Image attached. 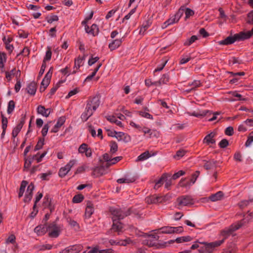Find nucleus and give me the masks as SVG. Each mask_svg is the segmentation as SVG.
<instances>
[{"label":"nucleus","instance_id":"1","mask_svg":"<svg viewBox=\"0 0 253 253\" xmlns=\"http://www.w3.org/2000/svg\"><path fill=\"white\" fill-rule=\"evenodd\" d=\"M99 105V100L97 97H94L89 100L86 105L84 112L81 115V119L84 121L92 115L93 112L96 110Z\"/></svg>","mask_w":253,"mask_h":253},{"label":"nucleus","instance_id":"2","mask_svg":"<svg viewBox=\"0 0 253 253\" xmlns=\"http://www.w3.org/2000/svg\"><path fill=\"white\" fill-rule=\"evenodd\" d=\"M171 173H164L160 178V179L156 182L154 186L155 189L160 188L165 182V188L169 189L171 187L172 185V179L170 178Z\"/></svg>","mask_w":253,"mask_h":253},{"label":"nucleus","instance_id":"3","mask_svg":"<svg viewBox=\"0 0 253 253\" xmlns=\"http://www.w3.org/2000/svg\"><path fill=\"white\" fill-rule=\"evenodd\" d=\"M242 225L243 223H242V221H239L221 230L220 235L223 237L222 240H223L224 241V240L231 235L233 232L239 229Z\"/></svg>","mask_w":253,"mask_h":253},{"label":"nucleus","instance_id":"4","mask_svg":"<svg viewBox=\"0 0 253 253\" xmlns=\"http://www.w3.org/2000/svg\"><path fill=\"white\" fill-rule=\"evenodd\" d=\"M110 211L112 215L113 221L123 219L125 217L130 214L129 211H124L121 209L116 208H111Z\"/></svg>","mask_w":253,"mask_h":253},{"label":"nucleus","instance_id":"5","mask_svg":"<svg viewBox=\"0 0 253 253\" xmlns=\"http://www.w3.org/2000/svg\"><path fill=\"white\" fill-rule=\"evenodd\" d=\"M184 10L185 8L184 6L180 7L175 15L170 17L163 24L162 28L165 29L170 25L178 22L181 17L182 16Z\"/></svg>","mask_w":253,"mask_h":253},{"label":"nucleus","instance_id":"6","mask_svg":"<svg viewBox=\"0 0 253 253\" xmlns=\"http://www.w3.org/2000/svg\"><path fill=\"white\" fill-rule=\"evenodd\" d=\"M62 230L61 226L57 225L54 223L48 225V236L51 238L57 237Z\"/></svg>","mask_w":253,"mask_h":253},{"label":"nucleus","instance_id":"7","mask_svg":"<svg viewBox=\"0 0 253 253\" xmlns=\"http://www.w3.org/2000/svg\"><path fill=\"white\" fill-rule=\"evenodd\" d=\"M50 71L51 69H50L49 71L46 74L42 82L40 88V90L41 92L44 91L50 83L52 76V72H51Z\"/></svg>","mask_w":253,"mask_h":253},{"label":"nucleus","instance_id":"8","mask_svg":"<svg viewBox=\"0 0 253 253\" xmlns=\"http://www.w3.org/2000/svg\"><path fill=\"white\" fill-rule=\"evenodd\" d=\"M169 198H163L158 195H152L146 199V202L148 204H157L166 202Z\"/></svg>","mask_w":253,"mask_h":253},{"label":"nucleus","instance_id":"9","mask_svg":"<svg viewBox=\"0 0 253 253\" xmlns=\"http://www.w3.org/2000/svg\"><path fill=\"white\" fill-rule=\"evenodd\" d=\"M253 36V28L249 31L241 32L236 34V38L238 41H244L251 38Z\"/></svg>","mask_w":253,"mask_h":253},{"label":"nucleus","instance_id":"10","mask_svg":"<svg viewBox=\"0 0 253 253\" xmlns=\"http://www.w3.org/2000/svg\"><path fill=\"white\" fill-rule=\"evenodd\" d=\"M105 163H101V166L95 168L92 172V174L95 177H99L106 173Z\"/></svg>","mask_w":253,"mask_h":253},{"label":"nucleus","instance_id":"11","mask_svg":"<svg viewBox=\"0 0 253 253\" xmlns=\"http://www.w3.org/2000/svg\"><path fill=\"white\" fill-rule=\"evenodd\" d=\"M223 243V240L216 241L211 243L206 242L205 246L207 253H211L213 249L219 246Z\"/></svg>","mask_w":253,"mask_h":253},{"label":"nucleus","instance_id":"12","mask_svg":"<svg viewBox=\"0 0 253 253\" xmlns=\"http://www.w3.org/2000/svg\"><path fill=\"white\" fill-rule=\"evenodd\" d=\"M179 206H186L193 204V200L189 196H181L177 199Z\"/></svg>","mask_w":253,"mask_h":253},{"label":"nucleus","instance_id":"13","mask_svg":"<svg viewBox=\"0 0 253 253\" xmlns=\"http://www.w3.org/2000/svg\"><path fill=\"white\" fill-rule=\"evenodd\" d=\"M216 133L215 132H211L205 137L203 139V143L208 145L215 144L216 141L214 137Z\"/></svg>","mask_w":253,"mask_h":253},{"label":"nucleus","instance_id":"14","mask_svg":"<svg viewBox=\"0 0 253 253\" xmlns=\"http://www.w3.org/2000/svg\"><path fill=\"white\" fill-rule=\"evenodd\" d=\"M136 178L134 176L126 175L124 177L118 179L117 182L119 184H129L134 182Z\"/></svg>","mask_w":253,"mask_h":253},{"label":"nucleus","instance_id":"15","mask_svg":"<svg viewBox=\"0 0 253 253\" xmlns=\"http://www.w3.org/2000/svg\"><path fill=\"white\" fill-rule=\"evenodd\" d=\"M112 230L115 232H117L118 234L124 231L125 227L122 223L119 220L113 221Z\"/></svg>","mask_w":253,"mask_h":253},{"label":"nucleus","instance_id":"16","mask_svg":"<svg viewBox=\"0 0 253 253\" xmlns=\"http://www.w3.org/2000/svg\"><path fill=\"white\" fill-rule=\"evenodd\" d=\"M86 55L84 54L83 57L79 56L77 59H75L74 70L72 74H76L80 67L83 65V61L85 59Z\"/></svg>","mask_w":253,"mask_h":253},{"label":"nucleus","instance_id":"17","mask_svg":"<svg viewBox=\"0 0 253 253\" xmlns=\"http://www.w3.org/2000/svg\"><path fill=\"white\" fill-rule=\"evenodd\" d=\"M65 120L66 118L64 116L60 117L58 119L56 124L51 129V132L54 133L58 132L60 127L64 124Z\"/></svg>","mask_w":253,"mask_h":253},{"label":"nucleus","instance_id":"18","mask_svg":"<svg viewBox=\"0 0 253 253\" xmlns=\"http://www.w3.org/2000/svg\"><path fill=\"white\" fill-rule=\"evenodd\" d=\"M34 231L38 235H44L45 233L47 232L48 225H41L38 226L35 228Z\"/></svg>","mask_w":253,"mask_h":253},{"label":"nucleus","instance_id":"19","mask_svg":"<svg viewBox=\"0 0 253 253\" xmlns=\"http://www.w3.org/2000/svg\"><path fill=\"white\" fill-rule=\"evenodd\" d=\"M51 112V110L50 109H45V107L42 105H40L37 108L38 113L45 117H48Z\"/></svg>","mask_w":253,"mask_h":253},{"label":"nucleus","instance_id":"20","mask_svg":"<svg viewBox=\"0 0 253 253\" xmlns=\"http://www.w3.org/2000/svg\"><path fill=\"white\" fill-rule=\"evenodd\" d=\"M6 78L8 81H10L11 78L14 76L18 79L20 77V72L19 70H16L15 68L13 69L10 72H6Z\"/></svg>","mask_w":253,"mask_h":253},{"label":"nucleus","instance_id":"21","mask_svg":"<svg viewBox=\"0 0 253 253\" xmlns=\"http://www.w3.org/2000/svg\"><path fill=\"white\" fill-rule=\"evenodd\" d=\"M85 29L86 33L94 36L96 35L99 31L97 26L96 24H92L90 27L85 26Z\"/></svg>","mask_w":253,"mask_h":253},{"label":"nucleus","instance_id":"22","mask_svg":"<svg viewBox=\"0 0 253 253\" xmlns=\"http://www.w3.org/2000/svg\"><path fill=\"white\" fill-rule=\"evenodd\" d=\"M238 41L236 38V34L233 36H229L225 40L221 41L219 42V44L228 45L233 43L235 41Z\"/></svg>","mask_w":253,"mask_h":253},{"label":"nucleus","instance_id":"23","mask_svg":"<svg viewBox=\"0 0 253 253\" xmlns=\"http://www.w3.org/2000/svg\"><path fill=\"white\" fill-rule=\"evenodd\" d=\"M224 193L221 191H219L216 193L214 194H212L210 197V199L213 201H217L218 200H220L223 199L224 197Z\"/></svg>","mask_w":253,"mask_h":253},{"label":"nucleus","instance_id":"24","mask_svg":"<svg viewBox=\"0 0 253 253\" xmlns=\"http://www.w3.org/2000/svg\"><path fill=\"white\" fill-rule=\"evenodd\" d=\"M157 231L158 234H172L173 233V227L165 226Z\"/></svg>","mask_w":253,"mask_h":253},{"label":"nucleus","instance_id":"25","mask_svg":"<svg viewBox=\"0 0 253 253\" xmlns=\"http://www.w3.org/2000/svg\"><path fill=\"white\" fill-rule=\"evenodd\" d=\"M159 238L158 236H153L149 235L148 236L147 238L144 241V243L149 247H153L155 246L154 243H153V241L154 239L155 240H157Z\"/></svg>","mask_w":253,"mask_h":253},{"label":"nucleus","instance_id":"26","mask_svg":"<svg viewBox=\"0 0 253 253\" xmlns=\"http://www.w3.org/2000/svg\"><path fill=\"white\" fill-rule=\"evenodd\" d=\"M122 40L120 39H117L113 41L109 44V48L111 51H113L117 48H118L122 43Z\"/></svg>","mask_w":253,"mask_h":253},{"label":"nucleus","instance_id":"27","mask_svg":"<svg viewBox=\"0 0 253 253\" xmlns=\"http://www.w3.org/2000/svg\"><path fill=\"white\" fill-rule=\"evenodd\" d=\"M191 185V182L186 178H182L178 183V188H189Z\"/></svg>","mask_w":253,"mask_h":253},{"label":"nucleus","instance_id":"28","mask_svg":"<svg viewBox=\"0 0 253 253\" xmlns=\"http://www.w3.org/2000/svg\"><path fill=\"white\" fill-rule=\"evenodd\" d=\"M27 92L31 95H34L37 90V84L35 82L31 83L27 88Z\"/></svg>","mask_w":253,"mask_h":253},{"label":"nucleus","instance_id":"29","mask_svg":"<svg viewBox=\"0 0 253 253\" xmlns=\"http://www.w3.org/2000/svg\"><path fill=\"white\" fill-rule=\"evenodd\" d=\"M94 212V208L91 203H88L85 209V216L86 218H89Z\"/></svg>","mask_w":253,"mask_h":253},{"label":"nucleus","instance_id":"30","mask_svg":"<svg viewBox=\"0 0 253 253\" xmlns=\"http://www.w3.org/2000/svg\"><path fill=\"white\" fill-rule=\"evenodd\" d=\"M71 253H78L83 249V246L81 245H76L67 248Z\"/></svg>","mask_w":253,"mask_h":253},{"label":"nucleus","instance_id":"31","mask_svg":"<svg viewBox=\"0 0 253 253\" xmlns=\"http://www.w3.org/2000/svg\"><path fill=\"white\" fill-rule=\"evenodd\" d=\"M151 157V155L148 151H146L144 152V153H142L141 155H140L137 158L136 161V162H139V161H144L149 157Z\"/></svg>","mask_w":253,"mask_h":253},{"label":"nucleus","instance_id":"32","mask_svg":"<svg viewBox=\"0 0 253 253\" xmlns=\"http://www.w3.org/2000/svg\"><path fill=\"white\" fill-rule=\"evenodd\" d=\"M188 85L191 86V88L188 90H186V91L187 92H189L192 90H194L197 87L200 86L201 85V83L200 81L195 80L191 84L189 83Z\"/></svg>","mask_w":253,"mask_h":253},{"label":"nucleus","instance_id":"33","mask_svg":"<svg viewBox=\"0 0 253 253\" xmlns=\"http://www.w3.org/2000/svg\"><path fill=\"white\" fill-rule=\"evenodd\" d=\"M169 76L168 74H164L158 81V85L162 84H167L169 81Z\"/></svg>","mask_w":253,"mask_h":253},{"label":"nucleus","instance_id":"34","mask_svg":"<svg viewBox=\"0 0 253 253\" xmlns=\"http://www.w3.org/2000/svg\"><path fill=\"white\" fill-rule=\"evenodd\" d=\"M192 240V238H191L189 236H183L177 238L175 239V242L177 243H181L183 242H189Z\"/></svg>","mask_w":253,"mask_h":253},{"label":"nucleus","instance_id":"35","mask_svg":"<svg viewBox=\"0 0 253 253\" xmlns=\"http://www.w3.org/2000/svg\"><path fill=\"white\" fill-rule=\"evenodd\" d=\"M107 119L111 123L116 124L117 126L122 127V123L121 121L118 120L114 116H109L107 117Z\"/></svg>","mask_w":253,"mask_h":253},{"label":"nucleus","instance_id":"36","mask_svg":"<svg viewBox=\"0 0 253 253\" xmlns=\"http://www.w3.org/2000/svg\"><path fill=\"white\" fill-rule=\"evenodd\" d=\"M122 157H116L114 158L111 159L110 162L105 163V166L107 168H109L110 166L115 164L118 162L120 161L122 159Z\"/></svg>","mask_w":253,"mask_h":253},{"label":"nucleus","instance_id":"37","mask_svg":"<svg viewBox=\"0 0 253 253\" xmlns=\"http://www.w3.org/2000/svg\"><path fill=\"white\" fill-rule=\"evenodd\" d=\"M216 162L212 160L207 162L204 165V168L206 169H211L215 167Z\"/></svg>","mask_w":253,"mask_h":253},{"label":"nucleus","instance_id":"38","mask_svg":"<svg viewBox=\"0 0 253 253\" xmlns=\"http://www.w3.org/2000/svg\"><path fill=\"white\" fill-rule=\"evenodd\" d=\"M150 26V23L149 21H147L145 24H143L140 27L139 34L143 35Z\"/></svg>","mask_w":253,"mask_h":253},{"label":"nucleus","instance_id":"39","mask_svg":"<svg viewBox=\"0 0 253 253\" xmlns=\"http://www.w3.org/2000/svg\"><path fill=\"white\" fill-rule=\"evenodd\" d=\"M70 171L65 166L62 167L59 170L58 174L60 177H64Z\"/></svg>","mask_w":253,"mask_h":253},{"label":"nucleus","instance_id":"40","mask_svg":"<svg viewBox=\"0 0 253 253\" xmlns=\"http://www.w3.org/2000/svg\"><path fill=\"white\" fill-rule=\"evenodd\" d=\"M32 191H26L24 193V201L26 203L30 202L32 199Z\"/></svg>","mask_w":253,"mask_h":253},{"label":"nucleus","instance_id":"41","mask_svg":"<svg viewBox=\"0 0 253 253\" xmlns=\"http://www.w3.org/2000/svg\"><path fill=\"white\" fill-rule=\"evenodd\" d=\"M209 112H210V111L209 110H205L203 111H201L199 112H194L192 113L191 115L196 117H204Z\"/></svg>","mask_w":253,"mask_h":253},{"label":"nucleus","instance_id":"42","mask_svg":"<svg viewBox=\"0 0 253 253\" xmlns=\"http://www.w3.org/2000/svg\"><path fill=\"white\" fill-rule=\"evenodd\" d=\"M197 40H198V38L196 36H192L190 39H187L184 42V45L185 46H189Z\"/></svg>","mask_w":253,"mask_h":253},{"label":"nucleus","instance_id":"43","mask_svg":"<svg viewBox=\"0 0 253 253\" xmlns=\"http://www.w3.org/2000/svg\"><path fill=\"white\" fill-rule=\"evenodd\" d=\"M131 243V241L129 238H126L125 240H121L117 242L116 244L121 246H126Z\"/></svg>","mask_w":253,"mask_h":253},{"label":"nucleus","instance_id":"44","mask_svg":"<svg viewBox=\"0 0 253 253\" xmlns=\"http://www.w3.org/2000/svg\"><path fill=\"white\" fill-rule=\"evenodd\" d=\"M84 197V196L81 194L75 195L73 198V202L74 203H79L81 202Z\"/></svg>","mask_w":253,"mask_h":253},{"label":"nucleus","instance_id":"45","mask_svg":"<svg viewBox=\"0 0 253 253\" xmlns=\"http://www.w3.org/2000/svg\"><path fill=\"white\" fill-rule=\"evenodd\" d=\"M200 175L199 171H196L193 174H192L191 179L189 180L191 184H193L195 183V181L197 180V178Z\"/></svg>","mask_w":253,"mask_h":253},{"label":"nucleus","instance_id":"46","mask_svg":"<svg viewBox=\"0 0 253 253\" xmlns=\"http://www.w3.org/2000/svg\"><path fill=\"white\" fill-rule=\"evenodd\" d=\"M185 174V172L183 170H179L178 172L174 173L171 175V178L173 180H176L180 176H182Z\"/></svg>","mask_w":253,"mask_h":253},{"label":"nucleus","instance_id":"47","mask_svg":"<svg viewBox=\"0 0 253 253\" xmlns=\"http://www.w3.org/2000/svg\"><path fill=\"white\" fill-rule=\"evenodd\" d=\"M118 150V144L114 141H111L110 143V152L112 153H115Z\"/></svg>","mask_w":253,"mask_h":253},{"label":"nucleus","instance_id":"48","mask_svg":"<svg viewBox=\"0 0 253 253\" xmlns=\"http://www.w3.org/2000/svg\"><path fill=\"white\" fill-rule=\"evenodd\" d=\"M138 113L140 116H141V117H142L143 118L151 119V120H152L153 119L152 116L150 114H149L147 112H143V111H138Z\"/></svg>","mask_w":253,"mask_h":253},{"label":"nucleus","instance_id":"49","mask_svg":"<svg viewBox=\"0 0 253 253\" xmlns=\"http://www.w3.org/2000/svg\"><path fill=\"white\" fill-rule=\"evenodd\" d=\"M160 135V131L156 129H152L151 132L149 134V138H158Z\"/></svg>","mask_w":253,"mask_h":253},{"label":"nucleus","instance_id":"50","mask_svg":"<svg viewBox=\"0 0 253 253\" xmlns=\"http://www.w3.org/2000/svg\"><path fill=\"white\" fill-rule=\"evenodd\" d=\"M6 61L5 54L4 53H0V68L3 69L4 63Z\"/></svg>","mask_w":253,"mask_h":253},{"label":"nucleus","instance_id":"51","mask_svg":"<svg viewBox=\"0 0 253 253\" xmlns=\"http://www.w3.org/2000/svg\"><path fill=\"white\" fill-rule=\"evenodd\" d=\"M15 236L13 234L10 235L5 241V243L8 244H14L15 243Z\"/></svg>","mask_w":253,"mask_h":253},{"label":"nucleus","instance_id":"52","mask_svg":"<svg viewBox=\"0 0 253 253\" xmlns=\"http://www.w3.org/2000/svg\"><path fill=\"white\" fill-rule=\"evenodd\" d=\"M15 107V103L13 100H10L8 103L7 113L8 114L11 113L13 111Z\"/></svg>","mask_w":253,"mask_h":253},{"label":"nucleus","instance_id":"53","mask_svg":"<svg viewBox=\"0 0 253 253\" xmlns=\"http://www.w3.org/2000/svg\"><path fill=\"white\" fill-rule=\"evenodd\" d=\"M184 12L185 13V18H188L190 16H192L194 14V12L192 9L189 8H185Z\"/></svg>","mask_w":253,"mask_h":253},{"label":"nucleus","instance_id":"54","mask_svg":"<svg viewBox=\"0 0 253 253\" xmlns=\"http://www.w3.org/2000/svg\"><path fill=\"white\" fill-rule=\"evenodd\" d=\"M137 6L132 9L126 15L123 19V22H124L125 20H128L131 16L135 12Z\"/></svg>","mask_w":253,"mask_h":253},{"label":"nucleus","instance_id":"55","mask_svg":"<svg viewBox=\"0 0 253 253\" xmlns=\"http://www.w3.org/2000/svg\"><path fill=\"white\" fill-rule=\"evenodd\" d=\"M44 144V139H40L35 147V150L37 151L42 148Z\"/></svg>","mask_w":253,"mask_h":253},{"label":"nucleus","instance_id":"56","mask_svg":"<svg viewBox=\"0 0 253 253\" xmlns=\"http://www.w3.org/2000/svg\"><path fill=\"white\" fill-rule=\"evenodd\" d=\"M52 174L51 171H48L46 173H42L41 174V178L43 180H47L49 179V177Z\"/></svg>","mask_w":253,"mask_h":253},{"label":"nucleus","instance_id":"57","mask_svg":"<svg viewBox=\"0 0 253 253\" xmlns=\"http://www.w3.org/2000/svg\"><path fill=\"white\" fill-rule=\"evenodd\" d=\"M247 23L252 25H253V10L248 13Z\"/></svg>","mask_w":253,"mask_h":253},{"label":"nucleus","instance_id":"58","mask_svg":"<svg viewBox=\"0 0 253 253\" xmlns=\"http://www.w3.org/2000/svg\"><path fill=\"white\" fill-rule=\"evenodd\" d=\"M51 48L50 47L47 48V50L46 51L45 56L43 60V63H45L46 60H49L51 59Z\"/></svg>","mask_w":253,"mask_h":253},{"label":"nucleus","instance_id":"59","mask_svg":"<svg viewBox=\"0 0 253 253\" xmlns=\"http://www.w3.org/2000/svg\"><path fill=\"white\" fill-rule=\"evenodd\" d=\"M87 145L85 143H83L79 148L78 151L80 153H84L88 148Z\"/></svg>","mask_w":253,"mask_h":253},{"label":"nucleus","instance_id":"60","mask_svg":"<svg viewBox=\"0 0 253 253\" xmlns=\"http://www.w3.org/2000/svg\"><path fill=\"white\" fill-rule=\"evenodd\" d=\"M92 185L90 183L83 184L79 185L77 187L78 190H82L84 188L91 189L92 188Z\"/></svg>","mask_w":253,"mask_h":253},{"label":"nucleus","instance_id":"61","mask_svg":"<svg viewBox=\"0 0 253 253\" xmlns=\"http://www.w3.org/2000/svg\"><path fill=\"white\" fill-rule=\"evenodd\" d=\"M253 142V131L250 133L248 137V139L245 143L246 147L249 146Z\"/></svg>","mask_w":253,"mask_h":253},{"label":"nucleus","instance_id":"62","mask_svg":"<svg viewBox=\"0 0 253 253\" xmlns=\"http://www.w3.org/2000/svg\"><path fill=\"white\" fill-rule=\"evenodd\" d=\"M229 145L228 141L226 139H223L221 140L219 143V147L221 148L226 147Z\"/></svg>","mask_w":253,"mask_h":253},{"label":"nucleus","instance_id":"63","mask_svg":"<svg viewBox=\"0 0 253 253\" xmlns=\"http://www.w3.org/2000/svg\"><path fill=\"white\" fill-rule=\"evenodd\" d=\"M52 248V245L50 244L42 245L39 247V250L41 251H44L46 250H50Z\"/></svg>","mask_w":253,"mask_h":253},{"label":"nucleus","instance_id":"64","mask_svg":"<svg viewBox=\"0 0 253 253\" xmlns=\"http://www.w3.org/2000/svg\"><path fill=\"white\" fill-rule=\"evenodd\" d=\"M234 133V129L232 126H228L225 130V133L229 136H231Z\"/></svg>","mask_w":253,"mask_h":253}]
</instances>
